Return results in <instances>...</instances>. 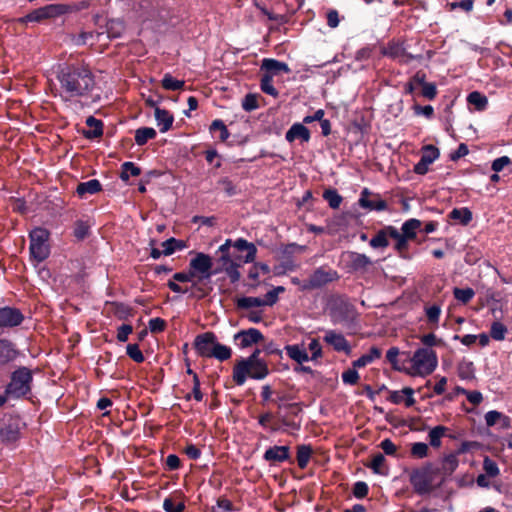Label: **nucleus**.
I'll return each mask as SVG.
<instances>
[{
	"label": "nucleus",
	"instance_id": "f257e3e1",
	"mask_svg": "<svg viewBox=\"0 0 512 512\" xmlns=\"http://www.w3.org/2000/svg\"><path fill=\"white\" fill-rule=\"evenodd\" d=\"M60 83L61 96L66 100L84 97L91 93L95 79L86 66H67L57 76Z\"/></svg>",
	"mask_w": 512,
	"mask_h": 512
},
{
	"label": "nucleus",
	"instance_id": "f03ea898",
	"mask_svg": "<svg viewBox=\"0 0 512 512\" xmlns=\"http://www.w3.org/2000/svg\"><path fill=\"white\" fill-rule=\"evenodd\" d=\"M260 353L256 349L248 358H242L235 363L232 378L237 385H243L247 377L261 380L268 375L267 363L260 358Z\"/></svg>",
	"mask_w": 512,
	"mask_h": 512
},
{
	"label": "nucleus",
	"instance_id": "7ed1b4c3",
	"mask_svg": "<svg viewBox=\"0 0 512 512\" xmlns=\"http://www.w3.org/2000/svg\"><path fill=\"white\" fill-rule=\"evenodd\" d=\"M409 480L415 492L421 495L432 492L444 483L439 471L432 463H426L420 468L414 469L410 473Z\"/></svg>",
	"mask_w": 512,
	"mask_h": 512
},
{
	"label": "nucleus",
	"instance_id": "20e7f679",
	"mask_svg": "<svg viewBox=\"0 0 512 512\" xmlns=\"http://www.w3.org/2000/svg\"><path fill=\"white\" fill-rule=\"evenodd\" d=\"M194 347L201 357L215 358L219 361H225L232 355L231 348L219 343L212 332L198 335L195 338Z\"/></svg>",
	"mask_w": 512,
	"mask_h": 512
},
{
	"label": "nucleus",
	"instance_id": "39448f33",
	"mask_svg": "<svg viewBox=\"0 0 512 512\" xmlns=\"http://www.w3.org/2000/svg\"><path fill=\"white\" fill-rule=\"evenodd\" d=\"M409 361L411 365L405 371L410 376H428L438 365L436 352L428 347L417 349Z\"/></svg>",
	"mask_w": 512,
	"mask_h": 512
},
{
	"label": "nucleus",
	"instance_id": "423d86ee",
	"mask_svg": "<svg viewBox=\"0 0 512 512\" xmlns=\"http://www.w3.org/2000/svg\"><path fill=\"white\" fill-rule=\"evenodd\" d=\"M49 232L44 228H35L30 232V255L36 262H42L50 254Z\"/></svg>",
	"mask_w": 512,
	"mask_h": 512
},
{
	"label": "nucleus",
	"instance_id": "0eeeda50",
	"mask_svg": "<svg viewBox=\"0 0 512 512\" xmlns=\"http://www.w3.org/2000/svg\"><path fill=\"white\" fill-rule=\"evenodd\" d=\"M32 381L31 371L25 367L16 370L8 386L9 393L15 396H23L30 392Z\"/></svg>",
	"mask_w": 512,
	"mask_h": 512
},
{
	"label": "nucleus",
	"instance_id": "6e6552de",
	"mask_svg": "<svg viewBox=\"0 0 512 512\" xmlns=\"http://www.w3.org/2000/svg\"><path fill=\"white\" fill-rule=\"evenodd\" d=\"M338 278L336 271L326 269L324 267L317 268L307 280L302 282L301 288L303 290H313L320 288L327 283H330Z\"/></svg>",
	"mask_w": 512,
	"mask_h": 512
},
{
	"label": "nucleus",
	"instance_id": "1a4fd4ad",
	"mask_svg": "<svg viewBox=\"0 0 512 512\" xmlns=\"http://www.w3.org/2000/svg\"><path fill=\"white\" fill-rule=\"evenodd\" d=\"M213 261L212 258L205 253H196L195 257L190 260L189 268H191L192 272L196 276V278L201 280L210 279L212 276Z\"/></svg>",
	"mask_w": 512,
	"mask_h": 512
},
{
	"label": "nucleus",
	"instance_id": "9d476101",
	"mask_svg": "<svg viewBox=\"0 0 512 512\" xmlns=\"http://www.w3.org/2000/svg\"><path fill=\"white\" fill-rule=\"evenodd\" d=\"M63 12L62 7L60 5H47L45 7L36 9L31 13L27 14L24 17L18 19L20 23L27 22H40L44 19L52 18L57 15H60Z\"/></svg>",
	"mask_w": 512,
	"mask_h": 512
},
{
	"label": "nucleus",
	"instance_id": "9b49d317",
	"mask_svg": "<svg viewBox=\"0 0 512 512\" xmlns=\"http://www.w3.org/2000/svg\"><path fill=\"white\" fill-rule=\"evenodd\" d=\"M382 54L387 56L400 64H408L415 57L408 53L402 43L391 41L387 46L383 47Z\"/></svg>",
	"mask_w": 512,
	"mask_h": 512
},
{
	"label": "nucleus",
	"instance_id": "f8f14e48",
	"mask_svg": "<svg viewBox=\"0 0 512 512\" xmlns=\"http://www.w3.org/2000/svg\"><path fill=\"white\" fill-rule=\"evenodd\" d=\"M323 340L337 352H343L347 355L351 353V346L349 342L342 333L337 332L336 330H326Z\"/></svg>",
	"mask_w": 512,
	"mask_h": 512
},
{
	"label": "nucleus",
	"instance_id": "ddd939ff",
	"mask_svg": "<svg viewBox=\"0 0 512 512\" xmlns=\"http://www.w3.org/2000/svg\"><path fill=\"white\" fill-rule=\"evenodd\" d=\"M263 339L262 333L255 328L248 330H242L235 334L234 340L238 343L241 348L249 347L253 344L258 343Z\"/></svg>",
	"mask_w": 512,
	"mask_h": 512
},
{
	"label": "nucleus",
	"instance_id": "4468645a",
	"mask_svg": "<svg viewBox=\"0 0 512 512\" xmlns=\"http://www.w3.org/2000/svg\"><path fill=\"white\" fill-rule=\"evenodd\" d=\"M22 320L23 315L18 309L10 307L0 309V328L17 326Z\"/></svg>",
	"mask_w": 512,
	"mask_h": 512
},
{
	"label": "nucleus",
	"instance_id": "2eb2a0df",
	"mask_svg": "<svg viewBox=\"0 0 512 512\" xmlns=\"http://www.w3.org/2000/svg\"><path fill=\"white\" fill-rule=\"evenodd\" d=\"M459 465V460L457 454L451 453L445 455L441 460V465L439 467L436 466V469L439 471L441 479L445 482L446 479L453 474V472L457 469Z\"/></svg>",
	"mask_w": 512,
	"mask_h": 512
},
{
	"label": "nucleus",
	"instance_id": "dca6fc26",
	"mask_svg": "<svg viewBox=\"0 0 512 512\" xmlns=\"http://www.w3.org/2000/svg\"><path fill=\"white\" fill-rule=\"evenodd\" d=\"M371 193L368 189H364L361 192V196L359 199V205L365 209L383 211L387 208V204L384 200L380 199L378 196H374L370 199Z\"/></svg>",
	"mask_w": 512,
	"mask_h": 512
},
{
	"label": "nucleus",
	"instance_id": "f3484780",
	"mask_svg": "<svg viewBox=\"0 0 512 512\" xmlns=\"http://www.w3.org/2000/svg\"><path fill=\"white\" fill-rule=\"evenodd\" d=\"M414 390L410 387H405L399 391H392L389 395V400L394 404L404 403L406 407H411L415 403L413 397Z\"/></svg>",
	"mask_w": 512,
	"mask_h": 512
},
{
	"label": "nucleus",
	"instance_id": "a211bd4d",
	"mask_svg": "<svg viewBox=\"0 0 512 512\" xmlns=\"http://www.w3.org/2000/svg\"><path fill=\"white\" fill-rule=\"evenodd\" d=\"M285 138L288 142H293L296 139L308 142L310 140V132L303 124L295 123L286 132Z\"/></svg>",
	"mask_w": 512,
	"mask_h": 512
},
{
	"label": "nucleus",
	"instance_id": "6ab92c4d",
	"mask_svg": "<svg viewBox=\"0 0 512 512\" xmlns=\"http://www.w3.org/2000/svg\"><path fill=\"white\" fill-rule=\"evenodd\" d=\"M286 354L295 362L302 364L310 360L304 343L302 345L293 344L285 346Z\"/></svg>",
	"mask_w": 512,
	"mask_h": 512
},
{
	"label": "nucleus",
	"instance_id": "aec40b11",
	"mask_svg": "<svg viewBox=\"0 0 512 512\" xmlns=\"http://www.w3.org/2000/svg\"><path fill=\"white\" fill-rule=\"evenodd\" d=\"M289 458L288 446H273L266 450L264 459L268 462H283Z\"/></svg>",
	"mask_w": 512,
	"mask_h": 512
},
{
	"label": "nucleus",
	"instance_id": "412c9836",
	"mask_svg": "<svg viewBox=\"0 0 512 512\" xmlns=\"http://www.w3.org/2000/svg\"><path fill=\"white\" fill-rule=\"evenodd\" d=\"M233 247L238 251H246L247 254L242 258L244 263H251L256 258L257 249L253 243L246 241L245 239L239 238L233 243Z\"/></svg>",
	"mask_w": 512,
	"mask_h": 512
},
{
	"label": "nucleus",
	"instance_id": "4be33fe9",
	"mask_svg": "<svg viewBox=\"0 0 512 512\" xmlns=\"http://www.w3.org/2000/svg\"><path fill=\"white\" fill-rule=\"evenodd\" d=\"M155 119L162 133L167 132L174 121L173 115L169 111L159 107L155 108Z\"/></svg>",
	"mask_w": 512,
	"mask_h": 512
},
{
	"label": "nucleus",
	"instance_id": "5701e85b",
	"mask_svg": "<svg viewBox=\"0 0 512 512\" xmlns=\"http://www.w3.org/2000/svg\"><path fill=\"white\" fill-rule=\"evenodd\" d=\"M101 190V183L97 179H91L87 182L79 183L76 189L77 194L84 198L87 195H93Z\"/></svg>",
	"mask_w": 512,
	"mask_h": 512
},
{
	"label": "nucleus",
	"instance_id": "b1692460",
	"mask_svg": "<svg viewBox=\"0 0 512 512\" xmlns=\"http://www.w3.org/2000/svg\"><path fill=\"white\" fill-rule=\"evenodd\" d=\"M347 257L351 267L355 270L366 269L369 265L372 264L371 259L365 254L349 252Z\"/></svg>",
	"mask_w": 512,
	"mask_h": 512
},
{
	"label": "nucleus",
	"instance_id": "393cba45",
	"mask_svg": "<svg viewBox=\"0 0 512 512\" xmlns=\"http://www.w3.org/2000/svg\"><path fill=\"white\" fill-rule=\"evenodd\" d=\"M261 68L272 74H279L281 72L289 73L290 69L284 62L277 61L275 59L265 58L262 61Z\"/></svg>",
	"mask_w": 512,
	"mask_h": 512
},
{
	"label": "nucleus",
	"instance_id": "a878e982",
	"mask_svg": "<svg viewBox=\"0 0 512 512\" xmlns=\"http://www.w3.org/2000/svg\"><path fill=\"white\" fill-rule=\"evenodd\" d=\"M381 357V350L377 347H371L367 354L362 355L360 358L355 360L352 365L354 368H362L372 363L375 359Z\"/></svg>",
	"mask_w": 512,
	"mask_h": 512
},
{
	"label": "nucleus",
	"instance_id": "bb28decb",
	"mask_svg": "<svg viewBox=\"0 0 512 512\" xmlns=\"http://www.w3.org/2000/svg\"><path fill=\"white\" fill-rule=\"evenodd\" d=\"M184 508V501L175 495L166 498L163 502V509L166 512H183Z\"/></svg>",
	"mask_w": 512,
	"mask_h": 512
},
{
	"label": "nucleus",
	"instance_id": "cd10ccee",
	"mask_svg": "<svg viewBox=\"0 0 512 512\" xmlns=\"http://www.w3.org/2000/svg\"><path fill=\"white\" fill-rule=\"evenodd\" d=\"M385 462L386 459L384 455L377 453L372 457L371 463L368 467L372 469L374 473L386 475L388 473V468L386 467Z\"/></svg>",
	"mask_w": 512,
	"mask_h": 512
},
{
	"label": "nucleus",
	"instance_id": "c85d7f7f",
	"mask_svg": "<svg viewBox=\"0 0 512 512\" xmlns=\"http://www.w3.org/2000/svg\"><path fill=\"white\" fill-rule=\"evenodd\" d=\"M449 216L451 219L458 221L462 225H467L472 220V212L466 207L453 209Z\"/></svg>",
	"mask_w": 512,
	"mask_h": 512
},
{
	"label": "nucleus",
	"instance_id": "c756f323",
	"mask_svg": "<svg viewBox=\"0 0 512 512\" xmlns=\"http://www.w3.org/2000/svg\"><path fill=\"white\" fill-rule=\"evenodd\" d=\"M447 427L439 425L432 428L428 433L429 443L432 447L438 448L441 446V438L445 435Z\"/></svg>",
	"mask_w": 512,
	"mask_h": 512
},
{
	"label": "nucleus",
	"instance_id": "7c9ffc66",
	"mask_svg": "<svg viewBox=\"0 0 512 512\" xmlns=\"http://www.w3.org/2000/svg\"><path fill=\"white\" fill-rule=\"evenodd\" d=\"M0 436L3 441L14 442L19 438V429L17 424L10 423L0 430Z\"/></svg>",
	"mask_w": 512,
	"mask_h": 512
},
{
	"label": "nucleus",
	"instance_id": "2f4dec72",
	"mask_svg": "<svg viewBox=\"0 0 512 512\" xmlns=\"http://www.w3.org/2000/svg\"><path fill=\"white\" fill-rule=\"evenodd\" d=\"M312 454V448L309 445H300L297 448V464L301 469L306 468Z\"/></svg>",
	"mask_w": 512,
	"mask_h": 512
},
{
	"label": "nucleus",
	"instance_id": "473e14b6",
	"mask_svg": "<svg viewBox=\"0 0 512 512\" xmlns=\"http://www.w3.org/2000/svg\"><path fill=\"white\" fill-rule=\"evenodd\" d=\"M156 131L151 127L139 128L135 132V142L138 145H144L148 140L155 138Z\"/></svg>",
	"mask_w": 512,
	"mask_h": 512
},
{
	"label": "nucleus",
	"instance_id": "72a5a7b5",
	"mask_svg": "<svg viewBox=\"0 0 512 512\" xmlns=\"http://www.w3.org/2000/svg\"><path fill=\"white\" fill-rule=\"evenodd\" d=\"M15 357L12 344L6 340H0V363H7Z\"/></svg>",
	"mask_w": 512,
	"mask_h": 512
},
{
	"label": "nucleus",
	"instance_id": "f704fd0d",
	"mask_svg": "<svg viewBox=\"0 0 512 512\" xmlns=\"http://www.w3.org/2000/svg\"><path fill=\"white\" fill-rule=\"evenodd\" d=\"M467 100L471 105L475 106V108L479 111L484 110L488 104L487 97L477 91L471 92L468 95Z\"/></svg>",
	"mask_w": 512,
	"mask_h": 512
},
{
	"label": "nucleus",
	"instance_id": "c9c22d12",
	"mask_svg": "<svg viewBox=\"0 0 512 512\" xmlns=\"http://www.w3.org/2000/svg\"><path fill=\"white\" fill-rule=\"evenodd\" d=\"M421 222L417 219H410L402 225V236L412 239L416 235V231L420 228Z\"/></svg>",
	"mask_w": 512,
	"mask_h": 512
},
{
	"label": "nucleus",
	"instance_id": "e433bc0d",
	"mask_svg": "<svg viewBox=\"0 0 512 512\" xmlns=\"http://www.w3.org/2000/svg\"><path fill=\"white\" fill-rule=\"evenodd\" d=\"M388 236V228L381 230L370 240L369 244L373 248H385L389 245Z\"/></svg>",
	"mask_w": 512,
	"mask_h": 512
},
{
	"label": "nucleus",
	"instance_id": "4c0bfd02",
	"mask_svg": "<svg viewBox=\"0 0 512 512\" xmlns=\"http://www.w3.org/2000/svg\"><path fill=\"white\" fill-rule=\"evenodd\" d=\"M389 237L395 239L396 245L395 248L402 255L403 251L407 248V240L408 238L402 236L399 231L393 227H388Z\"/></svg>",
	"mask_w": 512,
	"mask_h": 512
},
{
	"label": "nucleus",
	"instance_id": "58836bf2",
	"mask_svg": "<svg viewBox=\"0 0 512 512\" xmlns=\"http://www.w3.org/2000/svg\"><path fill=\"white\" fill-rule=\"evenodd\" d=\"M124 28V22L119 19H112L107 22V33L110 37H119L123 33Z\"/></svg>",
	"mask_w": 512,
	"mask_h": 512
},
{
	"label": "nucleus",
	"instance_id": "ea45409f",
	"mask_svg": "<svg viewBox=\"0 0 512 512\" xmlns=\"http://www.w3.org/2000/svg\"><path fill=\"white\" fill-rule=\"evenodd\" d=\"M323 198L329 203V206L333 209H337L342 202V197L335 189L325 190L323 193Z\"/></svg>",
	"mask_w": 512,
	"mask_h": 512
},
{
	"label": "nucleus",
	"instance_id": "a19ab883",
	"mask_svg": "<svg viewBox=\"0 0 512 512\" xmlns=\"http://www.w3.org/2000/svg\"><path fill=\"white\" fill-rule=\"evenodd\" d=\"M141 170L132 162H125L122 164L121 179L127 181L131 176L136 177L140 175Z\"/></svg>",
	"mask_w": 512,
	"mask_h": 512
},
{
	"label": "nucleus",
	"instance_id": "79ce46f5",
	"mask_svg": "<svg viewBox=\"0 0 512 512\" xmlns=\"http://www.w3.org/2000/svg\"><path fill=\"white\" fill-rule=\"evenodd\" d=\"M237 306L238 308L249 309L264 306V302L258 297H242L237 300Z\"/></svg>",
	"mask_w": 512,
	"mask_h": 512
},
{
	"label": "nucleus",
	"instance_id": "37998d69",
	"mask_svg": "<svg viewBox=\"0 0 512 512\" xmlns=\"http://www.w3.org/2000/svg\"><path fill=\"white\" fill-rule=\"evenodd\" d=\"M162 86L166 90H180L184 86V81L177 80L174 77H172L170 74H165L162 79Z\"/></svg>",
	"mask_w": 512,
	"mask_h": 512
},
{
	"label": "nucleus",
	"instance_id": "c03bdc74",
	"mask_svg": "<svg viewBox=\"0 0 512 512\" xmlns=\"http://www.w3.org/2000/svg\"><path fill=\"white\" fill-rule=\"evenodd\" d=\"M163 246V254L164 255H171L173 254L177 249H183L184 243L182 241L176 240L175 238H170L162 243Z\"/></svg>",
	"mask_w": 512,
	"mask_h": 512
},
{
	"label": "nucleus",
	"instance_id": "a18cd8bd",
	"mask_svg": "<svg viewBox=\"0 0 512 512\" xmlns=\"http://www.w3.org/2000/svg\"><path fill=\"white\" fill-rule=\"evenodd\" d=\"M439 157V150L432 146L427 145L423 149V154L421 156V159L423 162L427 164H432L437 158Z\"/></svg>",
	"mask_w": 512,
	"mask_h": 512
},
{
	"label": "nucleus",
	"instance_id": "49530a36",
	"mask_svg": "<svg viewBox=\"0 0 512 512\" xmlns=\"http://www.w3.org/2000/svg\"><path fill=\"white\" fill-rule=\"evenodd\" d=\"M453 294L458 301L466 304L474 297L475 292L472 288H455Z\"/></svg>",
	"mask_w": 512,
	"mask_h": 512
},
{
	"label": "nucleus",
	"instance_id": "de8ad7c7",
	"mask_svg": "<svg viewBox=\"0 0 512 512\" xmlns=\"http://www.w3.org/2000/svg\"><path fill=\"white\" fill-rule=\"evenodd\" d=\"M429 447L426 443L416 442L411 446V455L417 459H422L428 456Z\"/></svg>",
	"mask_w": 512,
	"mask_h": 512
},
{
	"label": "nucleus",
	"instance_id": "09e8293b",
	"mask_svg": "<svg viewBox=\"0 0 512 512\" xmlns=\"http://www.w3.org/2000/svg\"><path fill=\"white\" fill-rule=\"evenodd\" d=\"M261 90L266 93V94H269L273 97H277L278 96V91L276 90V88L273 86V83H272V76L269 75V74H266L262 77L261 79Z\"/></svg>",
	"mask_w": 512,
	"mask_h": 512
},
{
	"label": "nucleus",
	"instance_id": "8fccbe9b",
	"mask_svg": "<svg viewBox=\"0 0 512 512\" xmlns=\"http://www.w3.org/2000/svg\"><path fill=\"white\" fill-rule=\"evenodd\" d=\"M507 328L501 322H493L490 329V335L494 340H504Z\"/></svg>",
	"mask_w": 512,
	"mask_h": 512
},
{
	"label": "nucleus",
	"instance_id": "3c124183",
	"mask_svg": "<svg viewBox=\"0 0 512 512\" xmlns=\"http://www.w3.org/2000/svg\"><path fill=\"white\" fill-rule=\"evenodd\" d=\"M483 469L489 477H497L500 474L497 463L489 457L484 458Z\"/></svg>",
	"mask_w": 512,
	"mask_h": 512
},
{
	"label": "nucleus",
	"instance_id": "603ef678",
	"mask_svg": "<svg viewBox=\"0 0 512 512\" xmlns=\"http://www.w3.org/2000/svg\"><path fill=\"white\" fill-rule=\"evenodd\" d=\"M308 349L311 351L310 360L316 361L323 357L322 347L317 338L311 339Z\"/></svg>",
	"mask_w": 512,
	"mask_h": 512
},
{
	"label": "nucleus",
	"instance_id": "864d4df0",
	"mask_svg": "<svg viewBox=\"0 0 512 512\" xmlns=\"http://www.w3.org/2000/svg\"><path fill=\"white\" fill-rule=\"evenodd\" d=\"M242 108L245 111H252L258 108V95L247 94L242 101Z\"/></svg>",
	"mask_w": 512,
	"mask_h": 512
},
{
	"label": "nucleus",
	"instance_id": "5fc2aeb1",
	"mask_svg": "<svg viewBox=\"0 0 512 512\" xmlns=\"http://www.w3.org/2000/svg\"><path fill=\"white\" fill-rule=\"evenodd\" d=\"M89 228H90V226L86 222H83V221L76 222L75 228H74L75 237L79 240H83L84 238H86L88 236Z\"/></svg>",
	"mask_w": 512,
	"mask_h": 512
},
{
	"label": "nucleus",
	"instance_id": "6e6d98bb",
	"mask_svg": "<svg viewBox=\"0 0 512 512\" xmlns=\"http://www.w3.org/2000/svg\"><path fill=\"white\" fill-rule=\"evenodd\" d=\"M220 253L219 262L221 263L222 268L237 264L238 262H243L242 258H233L230 251L226 250L225 252Z\"/></svg>",
	"mask_w": 512,
	"mask_h": 512
},
{
	"label": "nucleus",
	"instance_id": "4d7b16f0",
	"mask_svg": "<svg viewBox=\"0 0 512 512\" xmlns=\"http://www.w3.org/2000/svg\"><path fill=\"white\" fill-rule=\"evenodd\" d=\"M127 355L137 363L144 361V356L137 344H129L127 346Z\"/></svg>",
	"mask_w": 512,
	"mask_h": 512
},
{
	"label": "nucleus",
	"instance_id": "13d9d810",
	"mask_svg": "<svg viewBox=\"0 0 512 512\" xmlns=\"http://www.w3.org/2000/svg\"><path fill=\"white\" fill-rule=\"evenodd\" d=\"M458 374L462 379H470L473 376V363L462 362L458 366Z\"/></svg>",
	"mask_w": 512,
	"mask_h": 512
},
{
	"label": "nucleus",
	"instance_id": "bf43d9fd",
	"mask_svg": "<svg viewBox=\"0 0 512 512\" xmlns=\"http://www.w3.org/2000/svg\"><path fill=\"white\" fill-rule=\"evenodd\" d=\"M342 380L345 384L354 385L359 380V374L356 368L348 369L342 373Z\"/></svg>",
	"mask_w": 512,
	"mask_h": 512
},
{
	"label": "nucleus",
	"instance_id": "052dcab7",
	"mask_svg": "<svg viewBox=\"0 0 512 512\" xmlns=\"http://www.w3.org/2000/svg\"><path fill=\"white\" fill-rule=\"evenodd\" d=\"M428 321L437 324L441 314V308L438 305H432L425 309Z\"/></svg>",
	"mask_w": 512,
	"mask_h": 512
},
{
	"label": "nucleus",
	"instance_id": "680f3d73",
	"mask_svg": "<svg viewBox=\"0 0 512 512\" xmlns=\"http://www.w3.org/2000/svg\"><path fill=\"white\" fill-rule=\"evenodd\" d=\"M86 123L88 126L93 128V131L91 132L90 136L98 137L102 135L103 124L100 120H97L94 117L90 116L87 118Z\"/></svg>",
	"mask_w": 512,
	"mask_h": 512
},
{
	"label": "nucleus",
	"instance_id": "e2e57ef3",
	"mask_svg": "<svg viewBox=\"0 0 512 512\" xmlns=\"http://www.w3.org/2000/svg\"><path fill=\"white\" fill-rule=\"evenodd\" d=\"M210 130L211 131H216V130H219L221 132V135H220V139L222 141H225L226 139H228L229 137V132L227 130V127L225 126V124L223 123V121L217 119V120H214L210 126Z\"/></svg>",
	"mask_w": 512,
	"mask_h": 512
},
{
	"label": "nucleus",
	"instance_id": "0e129e2a",
	"mask_svg": "<svg viewBox=\"0 0 512 512\" xmlns=\"http://www.w3.org/2000/svg\"><path fill=\"white\" fill-rule=\"evenodd\" d=\"M461 394L466 395L467 400L473 405H479L483 400L482 394L478 391H467L466 389H461Z\"/></svg>",
	"mask_w": 512,
	"mask_h": 512
},
{
	"label": "nucleus",
	"instance_id": "69168bd1",
	"mask_svg": "<svg viewBox=\"0 0 512 512\" xmlns=\"http://www.w3.org/2000/svg\"><path fill=\"white\" fill-rule=\"evenodd\" d=\"M421 94L423 97L432 100L437 95V88L434 83L427 82L422 88H421Z\"/></svg>",
	"mask_w": 512,
	"mask_h": 512
},
{
	"label": "nucleus",
	"instance_id": "338daca9",
	"mask_svg": "<svg viewBox=\"0 0 512 512\" xmlns=\"http://www.w3.org/2000/svg\"><path fill=\"white\" fill-rule=\"evenodd\" d=\"M166 322L161 318H152L149 321V329L152 333H159L165 329Z\"/></svg>",
	"mask_w": 512,
	"mask_h": 512
},
{
	"label": "nucleus",
	"instance_id": "774afa93",
	"mask_svg": "<svg viewBox=\"0 0 512 512\" xmlns=\"http://www.w3.org/2000/svg\"><path fill=\"white\" fill-rule=\"evenodd\" d=\"M511 163V159L508 156H502L495 159L492 163V169L495 172L502 171L506 166Z\"/></svg>",
	"mask_w": 512,
	"mask_h": 512
}]
</instances>
